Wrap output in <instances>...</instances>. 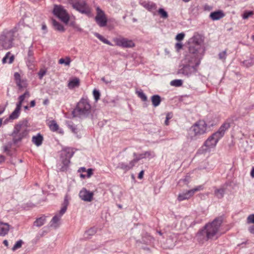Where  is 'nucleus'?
I'll list each match as a JSON object with an SVG mask.
<instances>
[{"instance_id":"obj_39","label":"nucleus","mask_w":254,"mask_h":254,"mask_svg":"<svg viewBox=\"0 0 254 254\" xmlns=\"http://www.w3.org/2000/svg\"><path fill=\"white\" fill-rule=\"evenodd\" d=\"M23 243L22 240H20L18 241L13 246V247L12 248V250L13 251H15L16 250L20 248L22 246V244Z\"/></svg>"},{"instance_id":"obj_57","label":"nucleus","mask_w":254,"mask_h":254,"mask_svg":"<svg viewBox=\"0 0 254 254\" xmlns=\"http://www.w3.org/2000/svg\"><path fill=\"white\" fill-rule=\"evenodd\" d=\"M254 108V105H251L247 106L246 108V110L247 111H251V110H253Z\"/></svg>"},{"instance_id":"obj_10","label":"nucleus","mask_w":254,"mask_h":254,"mask_svg":"<svg viewBox=\"0 0 254 254\" xmlns=\"http://www.w3.org/2000/svg\"><path fill=\"white\" fill-rule=\"evenodd\" d=\"M68 201L65 198L63 206L59 212L56 214L52 218L50 222V226L54 228H58L60 224V220L63 214L66 212L67 206L68 205Z\"/></svg>"},{"instance_id":"obj_9","label":"nucleus","mask_w":254,"mask_h":254,"mask_svg":"<svg viewBox=\"0 0 254 254\" xmlns=\"http://www.w3.org/2000/svg\"><path fill=\"white\" fill-rule=\"evenodd\" d=\"M53 14L59 18L62 21L67 24L69 19V16L66 10L61 5H55Z\"/></svg>"},{"instance_id":"obj_63","label":"nucleus","mask_w":254,"mask_h":254,"mask_svg":"<svg viewBox=\"0 0 254 254\" xmlns=\"http://www.w3.org/2000/svg\"><path fill=\"white\" fill-rule=\"evenodd\" d=\"M5 110V107L2 105L0 106V115H1Z\"/></svg>"},{"instance_id":"obj_23","label":"nucleus","mask_w":254,"mask_h":254,"mask_svg":"<svg viewBox=\"0 0 254 254\" xmlns=\"http://www.w3.org/2000/svg\"><path fill=\"white\" fill-rule=\"evenodd\" d=\"M79 85V79L77 78H74L69 81L67 86L69 89H72L78 87Z\"/></svg>"},{"instance_id":"obj_31","label":"nucleus","mask_w":254,"mask_h":254,"mask_svg":"<svg viewBox=\"0 0 254 254\" xmlns=\"http://www.w3.org/2000/svg\"><path fill=\"white\" fill-rule=\"evenodd\" d=\"M134 159L132 160L134 165L138 162L139 160L143 158H145V156L143 153L137 154L136 153H133Z\"/></svg>"},{"instance_id":"obj_53","label":"nucleus","mask_w":254,"mask_h":254,"mask_svg":"<svg viewBox=\"0 0 254 254\" xmlns=\"http://www.w3.org/2000/svg\"><path fill=\"white\" fill-rule=\"evenodd\" d=\"M183 47V44L181 43H177L175 45V48L177 51H179Z\"/></svg>"},{"instance_id":"obj_27","label":"nucleus","mask_w":254,"mask_h":254,"mask_svg":"<svg viewBox=\"0 0 254 254\" xmlns=\"http://www.w3.org/2000/svg\"><path fill=\"white\" fill-rule=\"evenodd\" d=\"M52 24L54 28L59 31L64 32V26L55 19H52Z\"/></svg>"},{"instance_id":"obj_59","label":"nucleus","mask_w":254,"mask_h":254,"mask_svg":"<svg viewBox=\"0 0 254 254\" xmlns=\"http://www.w3.org/2000/svg\"><path fill=\"white\" fill-rule=\"evenodd\" d=\"M204 10H208V11H209V10H211V9H212V7H211V6H209V5H208L206 4V5H204Z\"/></svg>"},{"instance_id":"obj_33","label":"nucleus","mask_w":254,"mask_h":254,"mask_svg":"<svg viewBox=\"0 0 254 254\" xmlns=\"http://www.w3.org/2000/svg\"><path fill=\"white\" fill-rule=\"evenodd\" d=\"M20 111V110L15 109L14 111L10 115L9 119L11 120H14L17 119L19 116Z\"/></svg>"},{"instance_id":"obj_17","label":"nucleus","mask_w":254,"mask_h":254,"mask_svg":"<svg viewBox=\"0 0 254 254\" xmlns=\"http://www.w3.org/2000/svg\"><path fill=\"white\" fill-rule=\"evenodd\" d=\"M231 121L232 120L230 119L227 120V121L221 126L218 131L215 132L219 137L222 138L224 136L226 130L230 128Z\"/></svg>"},{"instance_id":"obj_21","label":"nucleus","mask_w":254,"mask_h":254,"mask_svg":"<svg viewBox=\"0 0 254 254\" xmlns=\"http://www.w3.org/2000/svg\"><path fill=\"white\" fill-rule=\"evenodd\" d=\"M9 230V225L6 223L0 222V236H4Z\"/></svg>"},{"instance_id":"obj_48","label":"nucleus","mask_w":254,"mask_h":254,"mask_svg":"<svg viewBox=\"0 0 254 254\" xmlns=\"http://www.w3.org/2000/svg\"><path fill=\"white\" fill-rule=\"evenodd\" d=\"M185 37V34L184 33H181L178 34L176 37V39L177 41H180L183 40Z\"/></svg>"},{"instance_id":"obj_11","label":"nucleus","mask_w":254,"mask_h":254,"mask_svg":"<svg viewBox=\"0 0 254 254\" xmlns=\"http://www.w3.org/2000/svg\"><path fill=\"white\" fill-rule=\"evenodd\" d=\"M72 7L76 10L79 11L82 13L89 14L91 12V10L86 2L83 0H78L73 1L71 3Z\"/></svg>"},{"instance_id":"obj_12","label":"nucleus","mask_w":254,"mask_h":254,"mask_svg":"<svg viewBox=\"0 0 254 254\" xmlns=\"http://www.w3.org/2000/svg\"><path fill=\"white\" fill-rule=\"evenodd\" d=\"M113 41L117 46L124 48H131L135 46V44L132 40L123 37L115 38Z\"/></svg>"},{"instance_id":"obj_37","label":"nucleus","mask_w":254,"mask_h":254,"mask_svg":"<svg viewBox=\"0 0 254 254\" xmlns=\"http://www.w3.org/2000/svg\"><path fill=\"white\" fill-rule=\"evenodd\" d=\"M158 14L163 18H167L168 17V13L162 8H160L158 10Z\"/></svg>"},{"instance_id":"obj_62","label":"nucleus","mask_w":254,"mask_h":254,"mask_svg":"<svg viewBox=\"0 0 254 254\" xmlns=\"http://www.w3.org/2000/svg\"><path fill=\"white\" fill-rule=\"evenodd\" d=\"M249 230L251 233L254 234V225L250 227Z\"/></svg>"},{"instance_id":"obj_2","label":"nucleus","mask_w":254,"mask_h":254,"mask_svg":"<svg viewBox=\"0 0 254 254\" xmlns=\"http://www.w3.org/2000/svg\"><path fill=\"white\" fill-rule=\"evenodd\" d=\"M189 42L190 45L189 47L188 55L189 56L194 57L196 65H199L204 52L203 47L201 45L202 43L201 36L197 33L194 34L190 39Z\"/></svg>"},{"instance_id":"obj_19","label":"nucleus","mask_w":254,"mask_h":254,"mask_svg":"<svg viewBox=\"0 0 254 254\" xmlns=\"http://www.w3.org/2000/svg\"><path fill=\"white\" fill-rule=\"evenodd\" d=\"M224 15V13L222 10H218L211 12L209 15V17L212 20H217L223 18Z\"/></svg>"},{"instance_id":"obj_45","label":"nucleus","mask_w":254,"mask_h":254,"mask_svg":"<svg viewBox=\"0 0 254 254\" xmlns=\"http://www.w3.org/2000/svg\"><path fill=\"white\" fill-rule=\"evenodd\" d=\"M218 56L220 60L224 61L226 58V51H224L220 53Z\"/></svg>"},{"instance_id":"obj_38","label":"nucleus","mask_w":254,"mask_h":254,"mask_svg":"<svg viewBox=\"0 0 254 254\" xmlns=\"http://www.w3.org/2000/svg\"><path fill=\"white\" fill-rule=\"evenodd\" d=\"M49 127L50 129L53 131H56L59 129V126L55 121L51 122Z\"/></svg>"},{"instance_id":"obj_44","label":"nucleus","mask_w":254,"mask_h":254,"mask_svg":"<svg viewBox=\"0 0 254 254\" xmlns=\"http://www.w3.org/2000/svg\"><path fill=\"white\" fill-rule=\"evenodd\" d=\"M68 127L72 131V132L75 134H77L78 132L77 128L73 124H68Z\"/></svg>"},{"instance_id":"obj_64","label":"nucleus","mask_w":254,"mask_h":254,"mask_svg":"<svg viewBox=\"0 0 254 254\" xmlns=\"http://www.w3.org/2000/svg\"><path fill=\"white\" fill-rule=\"evenodd\" d=\"M251 176L253 178H254V167H252V170H251Z\"/></svg>"},{"instance_id":"obj_60","label":"nucleus","mask_w":254,"mask_h":254,"mask_svg":"<svg viewBox=\"0 0 254 254\" xmlns=\"http://www.w3.org/2000/svg\"><path fill=\"white\" fill-rule=\"evenodd\" d=\"M143 154H144L145 157H149L152 155V152H151L150 151H146Z\"/></svg>"},{"instance_id":"obj_32","label":"nucleus","mask_w":254,"mask_h":254,"mask_svg":"<svg viewBox=\"0 0 254 254\" xmlns=\"http://www.w3.org/2000/svg\"><path fill=\"white\" fill-rule=\"evenodd\" d=\"M94 35L97 38H98L100 41L103 42L104 43L106 44L109 45H110V46H112V44H111V43L109 40H108L107 39H106L105 38H104V37H103L102 35H101L99 33H95L94 34Z\"/></svg>"},{"instance_id":"obj_29","label":"nucleus","mask_w":254,"mask_h":254,"mask_svg":"<svg viewBox=\"0 0 254 254\" xmlns=\"http://www.w3.org/2000/svg\"><path fill=\"white\" fill-rule=\"evenodd\" d=\"M46 221V217L43 216L37 218L34 222V225L40 227L43 225Z\"/></svg>"},{"instance_id":"obj_40","label":"nucleus","mask_w":254,"mask_h":254,"mask_svg":"<svg viewBox=\"0 0 254 254\" xmlns=\"http://www.w3.org/2000/svg\"><path fill=\"white\" fill-rule=\"evenodd\" d=\"M30 96V93L28 91H26L23 94L20 95L18 97V100H21L23 102L26 98H29Z\"/></svg>"},{"instance_id":"obj_14","label":"nucleus","mask_w":254,"mask_h":254,"mask_svg":"<svg viewBox=\"0 0 254 254\" xmlns=\"http://www.w3.org/2000/svg\"><path fill=\"white\" fill-rule=\"evenodd\" d=\"M97 15L95 20L100 27H104L107 25V19L104 12L99 7L96 8Z\"/></svg>"},{"instance_id":"obj_36","label":"nucleus","mask_w":254,"mask_h":254,"mask_svg":"<svg viewBox=\"0 0 254 254\" xmlns=\"http://www.w3.org/2000/svg\"><path fill=\"white\" fill-rule=\"evenodd\" d=\"M13 143H14L13 141H9L3 146L4 151L8 155L10 154V148L11 147Z\"/></svg>"},{"instance_id":"obj_3","label":"nucleus","mask_w":254,"mask_h":254,"mask_svg":"<svg viewBox=\"0 0 254 254\" xmlns=\"http://www.w3.org/2000/svg\"><path fill=\"white\" fill-rule=\"evenodd\" d=\"M91 113V106L89 100L86 98H82L77 103L72 114L73 117L79 118H86Z\"/></svg>"},{"instance_id":"obj_51","label":"nucleus","mask_w":254,"mask_h":254,"mask_svg":"<svg viewBox=\"0 0 254 254\" xmlns=\"http://www.w3.org/2000/svg\"><path fill=\"white\" fill-rule=\"evenodd\" d=\"M172 118V115L170 113H168L166 115V120L165 121V124L166 125H169V120Z\"/></svg>"},{"instance_id":"obj_8","label":"nucleus","mask_w":254,"mask_h":254,"mask_svg":"<svg viewBox=\"0 0 254 254\" xmlns=\"http://www.w3.org/2000/svg\"><path fill=\"white\" fill-rule=\"evenodd\" d=\"M207 124L204 121L196 122L190 128V131L194 137L199 136L206 133Z\"/></svg>"},{"instance_id":"obj_16","label":"nucleus","mask_w":254,"mask_h":254,"mask_svg":"<svg viewBox=\"0 0 254 254\" xmlns=\"http://www.w3.org/2000/svg\"><path fill=\"white\" fill-rule=\"evenodd\" d=\"M93 192L87 190L85 188H82L79 193L80 198L86 202H91L93 200Z\"/></svg>"},{"instance_id":"obj_52","label":"nucleus","mask_w":254,"mask_h":254,"mask_svg":"<svg viewBox=\"0 0 254 254\" xmlns=\"http://www.w3.org/2000/svg\"><path fill=\"white\" fill-rule=\"evenodd\" d=\"M93 170L92 169H91V168L88 169L86 170V172H87L86 177L87 178H90L93 175Z\"/></svg>"},{"instance_id":"obj_56","label":"nucleus","mask_w":254,"mask_h":254,"mask_svg":"<svg viewBox=\"0 0 254 254\" xmlns=\"http://www.w3.org/2000/svg\"><path fill=\"white\" fill-rule=\"evenodd\" d=\"M102 81H103L106 84H108L111 83V80L106 79L105 77H102L101 78Z\"/></svg>"},{"instance_id":"obj_22","label":"nucleus","mask_w":254,"mask_h":254,"mask_svg":"<svg viewBox=\"0 0 254 254\" xmlns=\"http://www.w3.org/2000/svg\"><path fill=\"white\" fill-rule=\"evenodd\" d=\"M225 189L222 187L219 189H215L214 190V194L215 196L220 199L222 198L224 196V194L225 192Z\"/></svg>"},{"instance_id":"obj_55","label":"nucleus","mask_w":254,"mask_h":254,"mask_svg":"<svg viewBox=\"0 0 254 254\" xmlns=\"http://www.w3.org/2000/svg\"><path fill=\"white\" fill-rule=\"evenodd\" d=\"M14 77H15V79L16 82L19 81V80H21L20 75L18 72H15L14 73Z\"/></svg>"},{"instance_id":"obj_35","label":"nucleus","mask_w":254,"mask_h":254,"mask_svg":"<svg viewBox=\"0 0 254 254\" xmlns=\"http://www.w3.org/2000/svg\"><path fill=\"white\" fill-rule=\"evenodd\" d=\"M136 93L143 101H147V98L142 90L136 91Z\"/></svg>"},{"instance_id":"obj_34","label":"nucleus","mask_w":254,"mask_h":254,"mask_svg":"<svg viewBox=\"0 0 254 254\" xmlns=\"http://www.w3.org/2000/svg\"><path fill=\"white\" fill-rule=\"evenodd\" d=\"M183 84V81L181 79H175L171 81L170 85L173 86L180 87Z\"/></svg>"},{"instance_id":"obj_46","label":"nucleus","mask_w":254,"mask_h":254,"mask_svg":"<svg viewBox=\"0 0 254 254\" xmlns=\"http://www.w3.org/2000/svg\"><path fill=\"white\" fill-rule=\"evenodd\" d=\"M253 14V11H245L243 15V19H247L250 16H251Z\"/></svg>"},{"instance_id":"obj_7","label":"nucleus","mask_w":254,"mask_h":254,"mask_svg":"<svg viewBox=\"0 0 254 254\" xmlns=\"http://www.w3.org/2000/svg\"><path fill=\"white\" fill-rule=\"evenodd\" d=\"M187 58L189 64L184 65L182 68L179 69L178 73L189 77L197 71V67L199 65H196L194 57L189 56V55H188Z\"/></svg>"},{"instance_id":"obj_18","label":"nucleus","mask_w":254,"mask_h":254,"mask_svg":"<svg viewBox=\"0 0 254 254\" xmlns=\"http://www.w3.org/2000/svg\"><path fill=\"white\" fill-rule=\"evenodd\" d=\"M134 164L131 160L128 164H126L124 162L119 163L117 166V168L121 169L124 170V171L126 172L132 169L133 167V166H134Z\"/></svg>"},{"instance_id":"obj_4","label":"nucleus","mask_w":254,"mask_h":254,"mask_svg":"<svg viewBox=\"0 0 254 254\" xmlns=\"http://www.w3.org/2000/svg\"><path fill=\"white\" fill-rule=\"evenodd\" d=\"M27 123V121H23L15 126L11 134L14 144L20 141L22 138L28 134Z\"/></svg>"},{"instance_id":"obj_28","label":"nucleus","mask_w":254,"mask_h":254,"mask_svg":"<svg viewBox=\"0 0 254 254\" xmlns=\"http://www.w3.org/2000/svg\"><path fill=\"white\" fill-rule=\"evenodd\" d=\"M31 47L29 48L28 52V56H27V64L28 65H30L33 64V63L34 62V58L33 57V51L31 49Z\"/></svg>"},{"instance_id":"obj_47","label":"nucleus","mask_w":254,"mask_h":254,"mask_svg":"<svg viewBox=\"0 0 254 254\" xmlns=\"http://www.w3.org/2000/svg\"><path fill=\"white\" fill-rule=\"evenodd\" d=\"M247 223L254 224V214H251L248 217Z\"/></svg>"},{"instance_id":"obj_13","label":"nucleus","mask_w":254,"mask_h":254,"mask_svg":"<svg viewBox=\"0 0 254 254\" xmlns=\"http://www.w3.org/2000/svg\"><path fill=\"white\" fill-rule=\"evenodd\" d=\"M203 189L202 186H198L191 190L183 191L179 194L178 196V200L179 201H182L186 199H189L193 195L196 191H199Z\"/></svg>"},{"instance_id":"obj_43","label":"nucleus","mask_w":254,"mask_h":254,"mask_svg":"<svg viewBox=\"0 0 254 254\" xmlns=\"http://www.w3.org/2000/svg\"><path fill=\"white\" fill-rule=\"evenodd\" d=\"M243 64L246 66L249 67L254 64V62L253 60L251 59V60L244 61L243 62Z\"/></svg>"},{"instance_id":"obj_42","label":"nucleus","mask_w":254,"mask_h":254,"mask_svg":"<svg viewBox=\"0 0 254 254\" xmlns=\"http://www.w3.org/2000/svg\"><path fill=\"white\" fill-rule=\"evenodd\" d=\"M66 61H65L64 59L62 58V59H60V60L59 61V63L60 64H64L65 65H69L70 63V59L69 58L67 57L66 58Z\"/></svg>"},{"instance_id":"obj_58","label":"nucleus","mask_w":254,"mask_h":254,"mask_svg":"<svg viewBox=\"0 0 254 254\" xmlns=\"http://www.w3.org/2000/svg\"><path fill=\"white\" fill-rule=\"evenodd\" d=\"M182 182L187 184L189 183V179L187 177L184 179H181L180 180L179 183H181Z\"/></svg>"},{"instance_id":"obj_5","label":"nucleus","mask_w":254,"mask_h":254,"mask_svg":"<svg viewBox=\"0 0 254 254\" xmlns=\"http://www.w3.org/2000/svg\"><path fill=\"white\" fill-rule=\"evenodd\" d=\"M74 153L73 149L70 147L63 148L61 152V161L62 164L58 166V169L61 172H64L67 170L70 163V159Z\"/></svg>"},{"instance_id":"obj_54","label":"nucleus","mask_w":254,"mask_h":254,"mask_svg":"<svg viewBox=\"0 0 254 254\" xmlns=\"http://www.w3.org/2000/svg\"><path fill=\"white\" fill-rule=\"evenodd\" d=\"M22 103H23L22 101H21V100H19L18 102L16 104V107L15 109H19L20 110Z\"/></svg>"},{"instance_id":"obj_1","label":"nucleus","mask_w":254,"mask_h":254,"mask_svg":"<svg viewBox=\"0 0 254 254\" xmlns=\"http://www.w3.org/2000/svg\"><path fill=\"white\" fill-rule=\"evenodd\" d=\"M222 221V217H219L216 218L212 222L206 224L197 232L196 235L197 241L203 244L209 240L217 239L220 236L218 232Z\"/></svg>"},{"instance_id":"obj_26","label":"nucleus","mask_w":254,"mask_h":254,"mask_svg":"<svg viewBox=\"0 0 254 254\" xmlns=\"http://www.w3.org/2000/svg\"><path fill=\"white\" fill-rule=\"evenodd\" d=\"M96 233V230L94 228H91L90 229H88L85 232L84 234V238L89 239H90L91 237L95 234Z\"/></svg>"},{"instance_id":"obj_6","label":"nucleus","mask_w":254,"mask_h":254,"mask_svg":"<svg viewBox=\"0 0 254 254\" xmlns=\"http://www.w3.org/2000/svg\"><path fill=\"white\" fill-rule=\"evenodd\" d=\"M17 31L16 27L10 31L3 32L0 36V45L5 49H8L13 46L15 33Z\"/></svg>"},{"instance_id":"obj_20","label":"nucleus","mask_w":254,"mask_h":254,"mask_svg":"<svg viewBox=\"0 0 254 254\" xmlns=\"http://www.w3.org/2000/svg\"><path fill=\"white\" fill-rule=\"evenodd\" d=\"M43 140V136L41 133H38L32 138V142L37 146H40L42 144Z\"/></svg>"},{"instance_id":"obj_49","label":"nucleus","mask_w":254,"mask_h":254,"mask_svg":"<svg viewBox=\"0 0 254 254\" xmlns=\"http://www.w3.org/2000/svg\"><path fill=\"white\" fill-rule=\"evenodd\" d=\"M16 84L19 89H22L26 87L25 84L23 81L19 80V81H17Z\"/></svg>"},{"instance_id":"obj_30","label":"nucleus","mask_w":254,"mask_h":254,"mask_svg":"<svg viewBox=\"0 0 254 254\" xmlns=\"http://www.w3.org/2000/svg\"><path fill=\"white\" fill-rule=\"evenodd\" d=\"M10 55V54L9 52L6 54L5 56L2 59L3 63H6L8 62L9 64H11L13 62L14 60V56H11L9 57Z\"/></svg>"},{"instance_id":"obj_15","label":"nucleus","mask_w":254,"mask_h":254,"mask_svg":"<svg viewBox=\"0 0 254 254\" xmlns=\"http://www.w3.org/2000/svg\"><path fill=\"white\" fill-rule=\"evenodd\" d=\"M221 138L214 132L204 142V146L208 148H212L216 146Z\"/></svg>"},{"instance_id":"obj_25","label":"nucleus","mask_w":254,"mask_h":254,"mask_svg":"<svg viewBox=\"0 0 254 254\" xmlns=\"http://www.w3.org/2000/svg\"><path fill=\"white\" fill-rule=\"evenodd\" d=\"M141 5L149 10L155 9L156 8V4L152 2H146L143 1L141 3Z\"/></svg>"},{"instance_id":"obj_24","label":"nucleus","mask_w":254,"mask_h":254,"mask_svg":"<svg viewBox=\"0 0 254 254\" xmlns=\"http://www.w3.org/2000/svg\"><path fill=\"white\" fill-rule=\"evenodd\" d=\"M151 100L153 106L155 107L158 106L161 102V97L158 95H153L151 97Z\"/></svg>"},{"instance_id":"obj_61","label":"nucleus","mask_w":254,"mask_h":254,"mask_svg":"<svg viewBox=\"0 0 254 254\" xmlns=\"http://www.w3.org/2000/svg\"><path fill=\"white\" fill-rule=\"evenodd\" d=\"M144 174V171L142 170L138 174V178L139 179H141L143 178V176Z\"/></svg>"},{"instance_id":"obj_50","label":"nucleus","mask_w":254,"mask_h":254,"mask_svg":"<svg viewBox=\"0 0 254 254\" xmlns=\"http://www.w3.org/2000/svg\"><path fill=\"white\" fill-rule=\"evenodd\" d=\"M46 71L45 70L41 69L38 73L39 78L41 79L43 78V77L46 74Z\"/></svg>"},{"instance_id":"obj_41","label":"nucleus","mask_w":254,"mask_h":254,"mask_svg":"<svg viewBox=\"0 0 254 254\" xmlns=\"http://www.w3.org/2000/svg\"><path fill=\"white\" fill-rule=\"evenodd\" d=\"M93 94L95 101L97 102L99 99L100 97V92L96 89H94L93 91Z\"/></svg>"}]
</instances>
